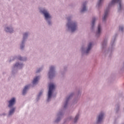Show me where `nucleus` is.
<instances>
[{
  "mask_svg": "<svg viewBox=\"0 0 124 124\" xmlns=\"http://www.w3.org/2000/svg\"><path fill=\"white\" fill-rule=\"evenodd\" d=\"M68 23L67 24V27L69 29H70L72 32L75 31L77 29V24L75 22H70L69 18H68Z\"/></svg>",
  "mask_w": 124,
  "mask_h": 124,
  "instance_id": "obj_1",
  "label": "nucleus"
},
{
  "mask_svg": "<svg viewBox=\"0 0 124 124\" xmlns=\"http://www.w3.org/2000/svg\"><path fill=\"white\" fill-rule=\"evenodd\" d=\"M54 89H55V85L53 83L50 84L49 85L47 101H49L50 98H51Z\"/></svg>",
  "mask_w": 124,
  "mask_h": 124,
  "instance_id": "obj_2",
  "label": "nucleus"
},
{
  "mask_svg": "<svg viewBox=\"0 0 124 124\" xmlns=\"http://www.w3.org/2000/svg\"><path fill=\"white\" fill-rule=\"evenodd\" d=\"M115 3H119V9L122 8V0H112L111 2L109 4V6L113 5Z\"/></svg>",
  "mask_w": 124,
  "mask_h": 124,
  "instance_id": "obj_3",
  "label": "nucleus"
},
{
  "mask_svg": "<svg viewBox=\"0 0 124 124\" xmlns=\"http://www.w3.org/2000/svg\"><path fill=\"white\" fill-rule=\"evenodd\" d=\"M42 13L44 14L45 18L47 20V19H50L51 18V16L49 14L47 11L44 10L42 11Z\"/></svg>",
  "mask_w": 124,
  "mask_h": 124,
  "instance_id": "obj_4",
  "label": "nucleus"
},
{
  "mask_svg": "<svg viewBox=\"0 0 124 124\" xmlns=\"http://www.w3.org/2000/svg\"><path fill=\"white\" fill-rule=\"evenodd\" d=\"M15 98H12V99H11L8 102H9V105H8V107H9L10 108L11 107H12V106H13V105H14V104H15Z\"/></svg>",
  "mask_w": 124,
  "mask_h": 124,
  "instance_id": "obj_5",
  "label": "nucleus"
},
{
  "mask_svg": "<svg viewBox=\"0 0 124 124\" xmlns=\"http://www.w3.org/2000/svg\"><path fill=\"white\" fill-rule=\"evenodd\" d=\"M49 78H51V76H54V67L51 66L48 73Z\"/></svg>",
  "mask_w": 124,
  "mask_h": 124,
  "instance_id": "obj_6",
  "label": "nucleus"
},
{
  "mask_svg": "<svg viewBox=\"0 0 124 124\" xmlns=\"http://www.w3.org/2000/svg\"><path fill=\"white\" fill-rule=\"evenodd\" d=\"M104 116V114L103 113H101L97 119V123H101L102 121V120H103V116Z\"/></svg>",
  "mask_w": 124,
  "mask_h": 124,
  "instance_id": "obj_7",
  "label": "nucleus"
},
{
  "mask_svg": "<svg viewBox=\"0 0 124 124\" xmlns=\"http://www.w3.org/2000/svg\"><path fill=\"white\" fill-rule=\"evenodd\" d=\"M92 46H93V43H90L88 45V48L85 52L86 54H88V53L90 52L91 49H92Z\"/></svg>",
  "mask_w": 124,
  "mask_h": 124,
  "instance_id": "obj_8",
  "label": "nucleus"
},
{
  "mask_svg": "<svg viewBox=\"0 0 124 124\" xmlns=\"http://www.w3.org/2000/svg\"><path fill=\"white\" fill-rule=\"evenodd\" d=\"M108 12H109V10H107L105 11V15L103 18V21H105L106 18H107V16L108 15Z\"/></svg>",
  "mask_w": 124,
  "mask_h": 124,
  "instance_id": "obj_9",
  "label": "nucleus"
},
{
  "mask_svg": "<svg viewBox=\"0 0 124 124\" xmlns=\"http://www.w3.org/2000/svg\"><path fill=\"white\" fill-rule=\"evenodd\" d=\"M101 32V26L100 25H99L98 26V30L96 32V35H99L100 34V32Z\"/></svg>",
  "mask_w": 124,
  "mask_h": 124,
  "instance_id": "obj_10",
  "label": "nucleus"
},
{
  "mask_svg": "<svg viewBox=\"0 0 124 124\" xmlns=\"http://www.w3.org/2000/svg\"><path fill=\"white\" fill-rule=\"evenodd\" d=\"M38 80H39V77H36L35 78H34L32 82L33 85L36 84L38 81Z\"/></svg>",
  "mask_w": 124,
  "mask_h": 124,
  "instance_id": "obj_11",
  "label": "nucleus"
},
{
  "mask_svg": "<svg viewBox=\"0 0 124 124\" xmlns=\"http://www.w3.org/2000/svg\"><path fill=\"white\" fill-rule=\"evenodd\" d=\"M29 89V86H26L22 92V94H26V93H27V90Z\"/></svg>",
  "mask_w": 124,
  "mask_h": 124,
  "instance_id": "obj_12",
  "label": "nucleus"
},
{
  "mask_svg": "<svg viewBox=\"0 0 124 124\" xmlns=\"http://www.w3.org/2000/svg\"><path fill=\"white\" fill-rule=\"evenodd\" d=\"M87 10L86 8V3H84L83 4V8L81 10V12H85Z\"/></svg>",
  "mask_w": 124,
  "mask_h": 124,
  "instance_id": "obj_13",
  "label": "nucleus"
},
{
  "mask_svg": "<svg viewBox=\"0 0 124 124\" xmlns=\"http://www.w3.org/2000/svg\"><path fill=\"white\" fill-rule=\"evenodd\" d=\"M14 111H15V108H13L12 109H11L9 113V116L12 115V114L14 113Z\"/></svg>",
  "mask_w": 124,
  "mask_h": 124,
  "instance_id": "obj_14",
  "label": "nucleus"
},
{
  "mask_svg": "<svg viewBox=\"0 0 124 124\" xmlns=\"http://www.w3.org/2000/svg\"><path fill=\"white\" fill-rule=\"evenodd\" d=\"M5 31H7V32H12V29L11 28H9L8 27L6 28L5 29Z\"/></svg>",
  "mask_w": 124,
  "mask_h": 124,
  "instance_id": "obj_15",
  "label": "nucleus"
},
{
  "mask_svg": "<svg viewBox=\"0 0 124 124\" xmlns=\"http://www.w3.org/2000/svg\"><path fill=\"white\" fill-rule=\"evenodd\" d=\"M78 119H79V115L78 114L77 115V116H76V117L75 118V123H76L77 122V120H78Z\"/></svg>",
  "mask_w": 124,
  "mask_h": 124,
  "instance_id": "obj_16",
  "label": "nucleus"
},
{
  "mask_svg": "<svg viewBox=\"0 0 124 124\" xmlns=\"http://www.w3.org/2000/svg\"><path fill=\"white\" fill-rule=\"evenodd\" d=\"M94 22H95V18H93V21H92V26L93 27L94 26Z\"/></svg>",
  "mask_w": 124,
  "mask_h": 124,
  "instance_id": "obj_17",
  "label": "nucleus"
},
{
  "mask_svg": "<svg viewBox=\"0 0 124 124\" xmlns=\"http://www.w3.org/2000/svg\"><path fill=\"white\" fill-rule=\"evenodd\" d=\"M102 1H103V0H99L98 3V6H99V5L101 4V2H102Z\"/></svg>",
  "mask_w": 124,
  "mask_h": 124,
  "instance_id": "obj_18",
  "label": "nucleus"
},
{
  "mask_svg": "<svg viewBox=\"0 0 124 124\" xmlns=\"http://www.w3.org/2000/svg\"><path fill=\"white\" fill-rule=\"evenodd\" d=\"M27 36H28V34L27 33H25L23 35V38L24 39H25V38H26V37H27Z\"/></svg>",
  "mask_w": 124,
  "mask_h": 124,
  "instance_id": "obj_19",
  "label": "nucleus"
},
{
  "mask_svg": "<svg viewBox=\"0 0 124 124\" xmlns=\"http://www.w3.org/2000/svg\"><path fill=\"white\" fill-rule=\"evenodd\" d=\"M19 65H20V64H19V63H16L15 65V67H16V66H19Z\"/></svg>",
  "mask_w": 124,
  "mask_h": 124,
  "instance_id": "obj_20",
  "label": "nucleus"
},
{
  "mask_svg": "<svg viewBox=\"0 0 124 124\" xmlns=\"http://www.w3.org/2000/svg\"><path fill=\"white\" fill-rule=\"evenodd\" d=\"M119 30L120 31H123V30H124V28L123 27H120Z\"/></svg>",
  "mask_w": 124,
  "mask_h": 124,
  "instance_id": "obj_21",
  "label": "nucleus"
},
{
  "mask_svg": "<svg viewBox=\"0 0 124 124\" xmlns=\"http://www.w3.org/2000/svg\"><path fill=\"white\" fill-rule=\"evenodd\" d=\"M19 60H20V61H23V59H22V57H19Z\"/></svg>",
  "mask_w": 124,
  "mask_h": 124,
  "instance_id": "obj_22",
  "label": "nucleus"
},
{
  "mask_svg": "<svg viewBox=\"0 0 124 124\" xmlns=\"http://www.w3.org/2000/svg\"><path fill=\"white\" fill-rule=\"evenodd\" d=\"M41 94H42V92H40V93H39V95L40 96V95H41Z\"/></svg>",
  "mask_w": 124,
  "mask_h": 124,
  "instance_id": "obj_23",
  "label": "nucleus"
},
{
  "mask_svg": "<svg viewBox=\"0 0 124 124\" xmlns=\"http://www.w3.org/2000/svg\"><path fill=\"white\" fill-rule=\"evenodd\" d=\"M104 44H106V41H105L104 43L103 44V45H104Z\"/></svg>",
  "mask_w": 124,
  "mask_h": 124,
  "instance_id": "obj_24",
  "label": "nucleus"
},
{
  "mask_svg": "<svg viewBox=\"0 0 124 124\" xmlns=\"http://www.w3.org/2000/svg\"><path fill=\"white\" fill-rule=\"evenodd\" d=\"M48 23L49 24V25H50V24H51V22L48 21Z\"/></svg>",
  "mask_w": 124,
  "mask_h": 124,
  "instance_id": "obj_25",
  "label": "nucleus"
},
{
  "mask_svg": "<svg viewBox=\"0 0 124 124\" xmlns=\"http://www.w3.org/2000/svg\"><path fill=\"white\" fill-rule=\"evenodd\" d=\"M23 48H24V46H21V49H23Z\"/></svg>",
  "mask_w": 124,
  "mask_h": 124,
  "instance_id": "obj_26",
  "label": "nucleus"
},
{
  "mask_svg": "<svg viewBox=\"0 0 124 124\" xmlns=\"http://www.w3.org/2000/svg\"><path fill=\"white\" fill-rule=\"evenodd\" d=\"M38 72H39V70H38V71H37V73H38Z\"/></svg>",
  "mask_w": 124,
  "mask_h": 124,
  "instance_id": "obj_27",
  "label": "nucleus"
},
{
  "mask_svg": "<svg viewBox=\"0 0 124 124\" xmlns=\"http://www.w3.org/2000/svg\"><path fill=\"white\" fill-rule=\"evenodd\" d=\"M68 99H69V98H68L67 99V100H68Z\"/></svg>",
  "mask_w": 124,
  "mask_h": 124,
  "instance_id": "obj_28",
  "label": "nucleus"
},
{
  "mask_svg": "<svg viewBox=\"0 0 124 124\" xmlns=\"http://www.w3.org/2000/svg\"><path fill=\"white\" fill-rule=\"evenodd\" d=\"M64 108H65V106H64Z\"/></svg>",
  "mask_w": 124,
  "mask_h": 124,
  "instance_id": "obj_29",
  "label": "nucleus"
}]
</instances>
